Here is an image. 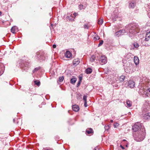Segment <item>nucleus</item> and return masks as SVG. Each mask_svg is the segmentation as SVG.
I'll list each match as a JSON object with an SVG mask.
<instances>
[{"label":"nucleus","instance_id":"f257e3e1","mask_svg":"<svg viewBox=\"0 0 150 150\" xmlns=\"http://www.w3.org/2000/svg\"><path fill=\"white\" fill-rule=\"evenodd\" d=\"M139 25L136 23H131L126 25L124 29L120 30L121 35L127 33L130 37H132L139 31Z\"/></svg>","mask_w":150,"mask_h":150},{"label":"nucleus","instance_id":"f03ea898","mask_svg":"<svg viewBox=\"0 0 150 150\" xmlns=\"http://www.w3.org/2000/svg\"><path fill=\"white\" fill-rule=\"evenodd\" d=\"M145 81L139 84V93L144 97H146L150 96V88L146 86H144Z\"/></svg>","mask_w":150,"mask_h":150},{"label":"nucleus","instance_id":"7ed1b4c3","mask_svg":"<svg viewBox=\"0 0 150 150\" xmlns=\"http://www.w3.org/2000/svg\"><path fill=\"white\" fill-rule=\"evenodd\" d=\"M143 129H140L137 132L133 134L134 139L137 142L141 141L144 139L145 133Z\"/></svg>","mask_w":150,"mask_h":150},{"label":"nucleus","instance_id":"20e7f679","mask_svg":"<svg viewBox=\"0 0 150 150\" xmlns=\"http://www.w3.org/2000/svg\"><path fill=\"white\" fill-rule=\"evenodd\" d=\"M98 59L99 63L101 65L105 64L107 62V58L104 55L100 56Z\"/></svg>","mask_w":150,"mask_h":150},{"label":"nucleus","instance_id":"39448f33","mask_svg":"<svg viewBox=\"0 0 150 150\" xmlns=\"http://www.w3.org/2000/svg\"><path fill=\"white\" fill-rule=\"evenodd\" d=\"M140 123L139 122H137L135 123L132 127V129L134 132H136L137 131H139L140 128Z\"/></svg>","mask_w":150,"mask_h":150},{"label":"nucleus","instance_id":"423d86ee","mask_svg":"<svg viewBox=\"0 0 150 150\" xmlns=\"http://www.w3.org/2000/svg\"><path fill=\"white\" fill-rule=\"evenodd\" d=\"M135 84L134 82L132 80H130L128 81L127 83V86L128 87L132 88L134 87Z\"/></svg>","mask_w":150,"mask_h":150},{"label":"nucleus","instance_id":"0eeeda50","mask_svg":"<svg viewBox=\"0 0 150 150\" xmlns=\"http://www.w3.org/2000/svg\"><path fill=\"white\" fill-rule=\"evenodd\" d=\"M136 5V4L134 1H129V8H133Z\"/></svg>","mask_w":150,"mask_h":150},{"label":"nucleus","instance_id":"6e6552de","mask_svg":"<svg viewBox=\"0 0 150 150\" xmlns=\"http://www.w3.org/2000/svg\"><path fill=\"white\" fill-rule=\"evenodd\" d=\"M64 56L67 58H70L72 57V54L69 51H67L65 53Z\"/></svg>","mask_w":150,"mask_h":150},{"label":"nucleus","instance_id":"1a4fd4ad","mask_svg":"<svg viewBox=\"0 0 150 150\" xmlns=\"http://www.w3.org/2000/svg\"><path fill=\"white\" fill-rule=\"evenodd\" d=\"M132 66V64H129V66H127L125 68V71L127 73H130L132 72V70L130 68Z\"/></svg>","mask_w":150,"mask_h":150},{"label":"nucleus","instance_id":"9d476101","mask_svg":"<svg viewBox=\"0 0 150 150\" xmlns=\"http://www.w3.org/2000/svg\"><path fill=\"white\" fill-rule=\"evenodd\" d=\"M28 63L24 61H23L22 63L19 66L21 68H23L24 67H27L28 66Z\"/></svg>","mask_w":150,"mask_h":150},{"label":"nucleus","instance_id":"9b49d317","mask_svg":"<svg viewBox=\"0 0 150 150\" xmlns=\"http://www.w3.org/2000/svg\"><path fill=\"white\" fill-rule=\"evenodd\" d=\"M80 62V60L79 59L77 58L76 59H75L73 62V64L74 66H76Z\"/></svg>","mask_w":150,"mask_h":150},{"label":"nucleus","instance_id":"f8f14e48","mask_svg":"<svg viewBox=\"0 0 150 150\" xmlns=\"http://www.w3.org/2000/svg\"><path fill=\"white\" fill-rule=\"evenodd\" d=\"M73 110L77 112L79 110V107L77 105H73L72 106Z\"/></svg>","mask_w":150,"mask_h":150},{"label":"nucleus","instance_id":"ddd939ff","mask_svg":"<svg viewBox=\"0 0 150 150\" xmlns=\"http://www.w3.org/2000/svg\"><path fill=\"white\" fill-rule=\"evenodd\" d=\"M144 118L146 120L149 119H150V113H148L145 114L143 116Z\"/></svg>","mask_w":150,"mask_h":150},{"label":"nucleus","instance_id":"4468645a","mask_svg":"<svg viewBox=\"0 0 150 150\" xmlns=\"http://www.w3.org/2000/svg\"><path fill=\"white\" fill-rule=\"evenodd\" d=\"M150 38V30L149 32H147L146 34V38H145V40L146 41H148L149 40Z\"/></svg>","mask_w":150,"mask_h":150},{"label":"nucleus","instance_id":"2eb2a0df","mask_svg":"<svg viewBox=\"0 0 150 150\" xmlns=\"http://www.w3.org/2000/svg\"><path fill=\"white\" fill-rule=\"evenodd\" d=\"M67 20H69V21H74V18L71 15L70 16H67L66 17Z\"/></svg>","mask_w":150,"mask_h":150},{"label":"nucleus","instance_id":"dca6fc26","mask_svg":"<svg viewBox=\"0 0 150 150\" xmlns=\"http://www.w3.org/2000/svg\"><path fill=\"white\" fill-rule=\"evenodd\" d=\"M134 60L135 64L137 65L139 63V59L138 57L137 56H134Z\"/></svg>","mask_w":150,"mask_h":150},{"label":"nucleus","instance_id":"f3484780","mask_svg":"<svg viewBox=\"0 0 150 150\" xmlns=\"http://www.w3.org/2000/svg\"><path fill=\"white\" fill-rule=\"evenodd\" d=\"M86 133L88 134L93 133V130L91 128L88 129L86 130Z\"/></svg>","mask_w":150,"mask_h":150},{"label":"nucleus","instance_id":"a211bd4d","mask_svg":"<svg viewBox=\"0 0 150 150\" xmlns=\"http://www.w3.org/2000/svg\"><path fill=\"white\" fill-rule=\"evenodd\" d=\"M92 72V69L90 68H88L86 70V72L87 74H90Z\"/></svg>","mask_w":150,"mask_h":150},{"label":"nucleus","instance_id":"6ab92c4d","mask_svg":"<svg viewBox=\"0 0 150 150\" xmlns=\"http://www.w3.org/2000/svg\"><path fill=\"white\" fill-rule=\"evenodd\" d=\"M126 104L127 107L129 108L132 106L131 102L129 100H127L126 101Z\"/></svg>","mask_w":150,"mask_h":150},{"label":"nucleus","instance_id":"aec40b11","mask_svg":"<svg viewBox=\"0 0 150 150\" xmlns=\"http://www.w3.org/2000/svg\"><path fill=\"white\" fill-rule=\"evenodd\" d=\"M115 36L117 37H119L121 35V34L120 32V30L116 32L115 33Z\"/></svg>","mask_w":150,"mask_h":150},{"label":"nucleus","instance_id":"412c9836","mask_svg":"<svg viewBox=\"0 0 150 150\" xmlns=\"http://www.w3.org/2000/svg\"><path fill=\"white\" fill-rule=\"evenodd\" d=\"M103 18H100L98 21V23L100 25H102L103 23Z\"/></svg>","mask_w":150,"mask_h":150},{"label":"nucleus","instance_id":"4be33fe9","mask_svg":"<svg viewBox=\"0 0 150 150\" xmlns=\"http://www.w3.org/2000/svg\"><path fill=\"white\" fill-rule=\"evenodd\" d=\"M16 26H14L12 27L11 29V32L13 33H15V31L16 29Z\"/></svg>","mask_w":150,"mask_h":150},{"label":"nucleus","instance_id":"5701e85b","mask_svg":"<svg viewBox=\"0 0 150 150\" xmlns=\"http://www.w3.org/2000/svg\"><path fill=\"white\" fill-rule=\"evenodd\" d=\"M76 81V78H72L71 80V83L73 84L75 83Z\"/></svg>","mask_w":150,"mask_h":150},{"label":"nucleus","instance_id":"b1692460","mask_svg":"<svg viewBox=\"0 0 150 150\" xmlns=\"http://www.w3.org/2000/svg\"><path fill=\"white\" fill-rule=\"evenodd\" d=\"M95 59V57L94 55H92L90 58V61L91 62L94 61Z\"/></svg>","mask_w":150,"mask_h":150},{"label":"nucleus","instance_id":"393cba45","mask_svg":"<svg viewBox=\"0 0 150 150\" xmlns=\"http://www.w3.org/2000/svg\"><path fill=\"white\" fill-rule=\"evenodd\" d=\"M125 79V76H120L119 80L120 81H123Z\"/></svg>","mask_w":150,"mask_h":150},{"label":"nucleus","instance_id":"a878e982","mask_svg":"<svg viewBox=\"0 0 150 150\" xmlns=\"http://www.w3.org/2000/svg\"><path fill=\"white\" fill-rule=\"evenodd\" d=\"M35 83L38 86H39L40 85V81H34Z\"/></svg>","mask_w":150,"mask_h":150},{"label":"nucleus","instance_id":"bb28decb","mask_svg":"<svg viewBox=\"0 0 150 150\" xmlns=\"http://www.w3.org/2000/svg\"><path fill=\"white\" fill-rule=\"evenodd\" d=\"M133 45L134 47L135 48H138L139 45L138 43H137V42H134V43Z\"/></svg>","mask_w":150,"mask_h":150},{"label":"nucleus","instance_id":"cd10ccee","mask_svg":"<svg viewBox=\"0 0 150 150\" xmlns=\"http://www.w3.org/2000/svg\"><path fill=\"white\" fill-rule=\"evenodd\" d=\"M89 27V26L88 24H85L84 25V28L85 29H88Z\"/></svg>","mask_w":150,"mask_h":150},{"label":"nucleus","instance_id":"c85d7f7f","mask_svg":"<svg viewBox=\"0 0 150 150\" xmlns=\"http://www.w3.org/2000/svg\"><path fill=\"white\" fill-rule=\"evenodd\" d=\"M100 39V37L98 35H96V36L94 37V40H99Z\"/></svg>","mask_w":150,"mask_h":150},{"label":"nucleus","instance_id":"c756f323","mask_svg":"<svg viewBox=\"0 0 150 150\" xmlns=\"http://www.w3.org/2000/svg\"><path fill=\"white\" fill-rule=\"evenodd\" d=\"M64 79V77L63 76H62L59 77L58 81H59L60 82H62Z\"/></svg>","mask_w":150,"mask_h":150},{"label":"nucleus","instance_id":"7c9ffc66","mask_svg":"<svg viewBox=\"0 0 150 150\" xmlns=\"http://www.w3.org/2000/svg\"><path fill=\"white\" fill-rule=\"evenodd\" d=\"M87 94H86V95H84L83 97V99L84 101H87Z\"/></svg>","mask_w":150,"mask_h":150},{"label":"nucleus","instance_id":"2f4dec72","mask_svg":"<svg viewBox=\"0 0 150 150\" xmlns=\"http://www.w3.org/2000/svg\"><path fill=\"white\" fill-rule=\"evenodd\" d=\"M110 128V127L109 125H105V130H108Z\"/></svg>","mask_w":150,"mask_h":150},{"label":"nucleus","instance_id":"473e14b6","mask_svg":"<svg viewBox=\"0 0 150 150\" xmlns=\"http://www.w3.org/2000/svg\"><path fill=\"white\" fill-rule=\"evenodd\" d=\"M103 40H101L100 41V42L98 45V46L99 47V46H100L101 45L103 44Z\"/></svg>","mask_w":150,"mask_h":150},{"label":"nucleus","instance_id":"72a5a7b5","mask_svg":"<svg viewBox=\"0 0 150 150\" xmlns=\"http://www.w3.org/2000/svg\"><path fill=\"white\" fill-rule=\"evenodd\" d=\"M79 8L80 10H81L83 8V6L82 5H80L79 6Z\"/></svg>","mask_w":150,"mask_h":150},{"label":"nucleus","instance_id":"f704fd0d","mask_svg":"<svg viewBox=\"0 0 150 150\" xmlns=\"http://www.w3.org/2000/svg\"><path fill=\"white\" fill-rule=\"evenodd\" d=\"M73 15L74 16V17H73V18L74 19H75V17L78 15V14L77 13H74L73 14Z\"/></svg>","mask_w":150,"mask_h":150},{"label":"nucleus","instance_id":"c9c22d12","mask_svg":"<svg viewBox=\"0 0 150 150\" xmlns=\"http://www.w3.org/2000/svg\"><path fill=\"white\" fill-rule=\"evenodd\" d=\"M119 125V124L118 123H115L114 124V126L115 127H116L117 126H118Z\"/></svg>","mask_w":150,"mask_h":150},{"label":"nucleus","instance_id":"e433bc0d","mask_svg":"<svg viewBox=\"0 0 150 150\" xmlns=\"http://www.w3.org/2000/svg\"><path fill=\"white\" fill-rule=\"evenodd\" d=\"M80 84H81V81H79L78 82V83L77 84V86L78 87L79 86H80Z\"/></svg>","mask_w":150,"mask_h":150},{"label":"nucleus","instance_id":"4c0bfd02","mask_svg":"<svg viewBox=\"0 0 150 150\" xmlns=\"http://www.w3.org/2000/svg\"><path fill=\"white\" fill-rule=\"evenodd\" d=\"M39 69V68H35L34 70L33 71V72H35V71H38Z\"/></svg>","mask_w":150,"mask_h":150},{"label":"nucleus","instance_id":"58836bf2","mask_svg":"<svg viewBox=\"0 0 150 150\" xmlns=\"http://www.w3.org/2000/svg\"><path fill=\"white\" fill-rule=\"evenodd\" d=\"M84 106L85 107H86L87 106V101H84Z\"/></svg>","mask_w":150,"mask_h":150},{"label":"nucleus","instance_id":"ea45409f","mask_svg":"<svg viewBox=\"0 0 150 150\" xmlns=\"http://www.w3.org/2000/svg\"><path fill=\"white\" fill-rule=\"evenodd\" d=\"M123 142H124L125 143H127V141L125 139H123V140H122V143H123Z\"/></svg>","mask_w":150,"mask_h":150},{"label":"nucleus","instance_id":"a19ab883","mask_svg":"<svg viewBox=\"0 0 150 150\" xmlns=\"http://www.w3.org/2000/svg\"><path fill=\"white\" fill-rule=\"evenodd\" d=\"M42 150H50V149L47 148H43Z\"/></svg>","mask_w":150,"mask_h":150},{"label":"nucleus","instance_id":"79ce46f5","mask_svg":"<svg viewBox=\"0 0 150 150\" xmlns=\"http://www.w3.org/2000/svg\"><path fill=\"white\" fill-rule=\"evenodd\" d=\"M120 147L122 149H124L125 148L124 147L122 146V145H120Z\"/></svg>","mask_w":150,"mask_h":150},{"label":"nucleus","instance_id":"37998d69","mask_svg":"<svg viewBox=\"0 0 150 150\" xmlns=\"http://www.w3.org/2000/svg\"><path fill=\"white\" fill-rule=\"evenodd\" d=\"M52 47L54 48H55L56 47V46L55 45H53L52 46Z\"/></svg>","mask_w":150,"mask_h":150},{"label":"nucleus","instance_id":"c03bdc74","mask_svg":"<svg viewBox=\"0 0 150 150\" xmlns=\"http://www.w3.org/2000/svg\"><path fill=\"white\" fill-rule=\"evenodd\" d=\"M147 5H148V8L149 9V10L150 11V4H149L148 5L147 4Z\"/></svg>","mask_w":150,"mask_h":150},{"label":"nucleus","instance_id":"a18cd8bd","mask_svg":"<svg viewBox=\"0 0 150 150\" xmlns=\"http://www.w3.org/2000/svg\"><path fill=\"white\" fill-rule=\"evenodd\" d=\"M94 150H99L97 147H96L94 148Z\"/></svg>","mask_w":150,"mask_h":150},{"label":"nucleus","instance_id":"49530a36","mask_svg":"<svg viewBox=\"0 0 150 150\" xmlns=\"http://www.w3.org/2000/svg\"><path fill=\"white\" fill-rule=\"evenodd\" d=\"M79 81H81L82 80V78L81 77H79Z\"/></svg>","mask_w":150,"mask_h":150},{"label":"nucleus","instance_id":"de8ad7c7","mask_svg":"<svg viewBox=\"0 0 150 150\" xmlns=\"http://www.w3.org/2000/svg\"><path fill=\"white\" fill-rule=\"evenodd\" d=\"M127 144L125 145V146L126 147H128V145H127Z\"/></svg>","mask_w":150,"mask_h":150},{"label":"nucleus","instance_id":"09e8293b","mask_svg":"<svg viewBox=\"0 0 150 150\" xmlns=\"http://www.w3.org/2000/svg\"><path fill=\"white\" fill-rule=\"evenodd\" d=\"M110 122H113V120H111Z\"/></svg>","mask_w":150,"mask_h":150},{"label":"nucleus","instance_id":"8fccbe9b","mask_svg":"<svg viewBox=\"0 0 150 150\" xmlns=\"http://www.w3.org/2000/svg\"><path fill=\"white\" fill-rule=\"evenodd\" d=\"M145 45L146 46H149V45Z\"/></svg>","mask_w":150,"mask_h":150},{"label":"nucleus","instance_id":"3c124183","mask_svg":"<svg viewBox=\"0 0 150 150\" xmlns=\"http://www.w3.org/2000/svg\"><path fill=\"white\" fill-rule=\"evenodd\" d=\"M39 60H43V59H42V58H41V59L40 58V59H39Z\"/></svg>","mask_w":150,"mask_h":150},{"label":"nucleus","instance_id":"603ef678","mask_svg":"<svg viewBox=\"0 0 150 150\" xmlns=\"http://www.w3.org/2000/svg\"><path fill=\"white\" fill-rule=\"evenodd\" d=\"M1 13H2L1 11H0V15H1Z\"/></svg>","mask_w":150,"mask_h":150},{"label":"nucleus","instance_id":"864d4df0","mask_svg":"<svg viewBox=\"0 0 150 150\" xmlns=\"http://www.w3.org/2000/svg\"><path fill=\"white\" fill-rule=\"evenodd\" d=\"M13 121L14 122V121H15V119H13Z\"/></svg>","mask_w":150,"mask_h":150},{"label":"nucleus","instance_id":"5fc2aeb1","mask_svg":"<svg viewBox=\"0 0 150 150\" xmlns=\"http://www.w3.org/2000/svg\"><path fill=\"white\" fill-rule=\"evenodd\" d=\"M134 49V48H133L132 47V48H131V49Z\"/></svg>","mask_w":150,"mask_h":150}]
</instances>
